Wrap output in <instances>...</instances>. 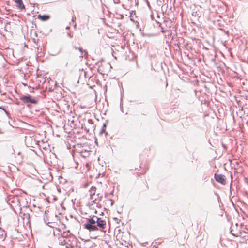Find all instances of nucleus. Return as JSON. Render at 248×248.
Here are the masks:
<instances>
[{
	"label": "nucleus",
	"mask_w": 248,
	"mask_h": 248,
	"mask_svg": "<svg viewBox=\"0 0 248 248\" xmlns=\"http://www.w3.org/2000/svg\"><path fill=\"white\" fill-rule=\"evenodd\" d=\"M107 122H105V123L103 124V126L101 128V129L100 131V133L101 134L105 133L106 132V127H107Z\"/></svg>",
	"instance_id": "1a4fd4ad"
},
{
	"label": "nucleus",
	"mask_w": 248,
	"mask_h": 248,
	"mask_svg": "<svg viewBox=\"0 0 248 248\" xmlns=\"http://www.w3.org/2000/svg\"><path fill=\"white\" fill-rule=\"evenodd\" d=\"M67 65H68V62H67V63H66V66H67Z\"/></svg>",
	"instance_id": "a878e982"
},
{
	"label": "nucleus",
	"mask_w": 248,
	"mask_h": 248,
	"mask_svg": "<svg viewBox=\"0 0 248 248\" xmlns=\"http://www.w3.org/2000/svg\"><path fill=\"white\" fill-rule=\"evenodd\" d=\"M50 16L48 15H39L38 18L43 21H46L49 19Z\"/></svg>",
	"instance_id": "39448f33"
},
{
	"label": "nucleus",
	"mask_w": 248,
	"mask_h": 248,
	"mask_svg": "<svg viewBox=\"0 0 248 248\" xmlns=\"http://www.w3.org/2000/svg\"><path fill=\"white\" fill-rule=\"evenodd\" d=\"M94 217L96 221L95 225L96 227H97V231H103L106 228V221L96 216H94Z\"/></svg>",
	"instance_id": "7ed1b4c3"
},
{
	"label": "nucleus",
	"mask_w": 248,
	"mask_h": 248,
	"mask_svg": "<svg viewBox=\"0 0 248 248\" xmlns=\"http://www.w3.org/2000/svg\"><path fill=\"white\" fill-rule=\"evenodd\" d=\"M150 16H151V18L152 20H154V19H155L154 17V14H152Z\"/></svg>",
	"instance_id": "a211bd4d"
},
{
	"label": "nucleus",
	"mask_w": 248,
	"mask_h": 248,
	"mask_svg": "<svg viewBox=\"0 0 248 248\" xmlns=\"http://www.w3.org/2000/svg\"><path fill=\"white\" fill-rule=\"evenodd\" d=\"M33 41L34 42V43H35L37 46V51L38 52H41L42 51V48H39V46L38 45V41H39V39H33Z\"/></svg>",
	"instance_id": "9b49d317"
},
{
	"label": "nucleus",
	"mask_w": 248,
	"mask_h": 248,
	"mask_svg": "<svg viewBox=\"0 0 248 248\" xmlns=\"http://www.w3.org/2000/svg\"><path fill=\"white\" fill-rule=\"evenodd\" d=\"M89 155V153L88 151L84 150L82 151L81 152V156L84 158H86V157L88 156Z\"/></svg>",
	"instance_id": "6e6552de"
},
{
	"label": "nucleus",
	"mask_w": 248,
	"mask_h": 248,
	"mask_svg": "<svg viewBox=\"0 0 248 248\" xmlns=\"http://www.w3.org/2000/svg\"><path fill=\"white\" fill-rule=\"evenodd\" d=\"M0 108L3 110L7 115H8L9 114V113L6 110V109L3 106L0 107Z\"/></svg>",
	"instance_id": "2eb2a0df"
},
{
	"label": "nucleus",
	"mask_w": 248,
	"mask_h": 248,
	"mask_svg": "<svg viewBox=\"0 0 248 248\" xmlns=\"http://www.w3.org/2000/svg\"><path fill=\"white\" fill-rule=\"evenodd\" d=\"M117 212H118V213H119V214H121V213L122 212V211H118H118H117Z\"/></svg>",
	"instance_id": "412c9836"
},
{
	"label": "nucleus",
	"mask_w": 248,
	"mask_h": 248,
	"mask_svg": "<svg viewBox=\"0 0 248 248\" xmlns=\"http://www.w3.org/2000/svg\"><path fill=\"white\" fill-rule=\"evenodd\" d=\"M19 99L22 101L24 103L29 105L36 104L38 103L37 100L33 98L30 94H26L20 96Z\"/></svg>",
	"instance_id": "f03ea898"
},
{
	"label": "nucleus",
	"mask_w": 248,
	"mask_h": 248,
	"mask_svg": "<svg viewBox=\"0 0 248 248\" xmlns=\"http://www.w3.org/2000/svg\"><path fill=\"white\" fill-rule=\"evenodd\" d=\"M114 219H115V220L117 219V218H114Z\"/></svg>",
	"instance_id": "cd10ccee"
},
{
	"label": "nucleus",
	"mask_w": 248,
	"mask_h": 248,
	"mask_svg": "<svg viewBox=\"0 0 248 248\" xmlns=\"http://www.w3.org/2000/svg\"><path fill=\"white\" fill-rule=\"evenodd\" d=\"M76 24H75V25H74V27L75 28L76 27Z\"/></svg>",
	"instance_id": "c85d7f7f"
},
{
	"label": "nucleus",
	"mask_w": 248,
	"mask_h": 248,
	"mask_svg": "<svg viewBox=\"0 0 248 248\" xmlns=\"http://www.w3.org/2000/svg\"><path fill=\"white\" fill-rule=\"evenodd\" d=\"M8 123L9 124H10V125H11V124H10V122H9V121L8 122Z\"/></svg>",
	"instance_id": "bb28decb"
},
{
	"label": "nucleus",
	"mask_w": 248,
	"mask_h": 248,
	"mask_svg": "<svg viewBox=\"0 0 248 248\" xmlns=\"http://www.w3.org/2000/svg\"><path fill=\"white\" fill-rule=\"evenodd\" d=\"M88 122L89 124H93V120L92 119H90L88 120Z\"/></svg>",
	"instance_id": "dca6fc26"
},
{
	"label": "nucleus",
	"mask_w": 248,
	"mask_h": 248,
	"mask_svg": "<svg viewBox=\"0 0 248 248\" xmlns=\"http://www.w3.org/2000/svg\"><path fill=\"white\" fill-rule=\"evenodd\" d=\"M70 28V27L69 26H67L66 27V29L68 30Z\"/></svg>",
	"instance_id": "b1692460"
},
{
	"label": "nucleus",
	"mask_w": 248,
	"mask_h": 248,
	"mask_svg": "<svg viewBox=\"0 0 248 248\" xmlns=\"http://www.w3.org/2000/svg\"><path fill=\"white\" fill-rule=\"evenodd\" d=\"M75 18H76V17H73L72 19V21L73 22H74V19H75Z\"/></svg>",
	"instance_id": "4be33fe9"
},
{
	"label": "nucleus",
	"mask_w": 248,
	"mask_h": 248,
	"mask_svg": "<svg viewBox=\"0 0 248 248\" xmlns=\"http://www.w3.org/2000/svg\"><path fill=\"white\" fill-rule=\"evenodd\" d=\"M221 237H220V238H219L220 242H221Z\"/></svg>",
	"instance_id": "393cba45"
},
{
	"label": "nucleus",
	"mask_w": 248,
	"mask_h": 248,
	"mask_svg": "<svg viewBox=\"0 0 248 248\" xmlns=\"http://www.w3.org/2000/svg\"><path fill=\"white\" fill-rule=\"evenodd\" d=\"M67 35H68V36L69 37H70V38H71V37H72V36H71V35L70 33H68Z\"/></svg>",
	"instance_id": "aec40b11"
},
{
	"label": "nucleus",
	"mask_w": 248,
	"mask_h": 248,
	"mask_svg": "<svg viewBox=\"0 0 248 248\" xmlns=\"http://www.w3.org/2000/svg\"><path fill=\"white\" fill-rule=\"evenodd\" d=\"M78 49L80 51V52L81 53V55L80 56V57H82L83 56L82 55L84 54V56H87L88 55V53L87 52V51L85 50H84L82 47H79L78 48Z\"/></svg>",
	"instance_id": "0eeeda50"
},
{
	"label": "nucleus",
	"mask_w": 248,
	"mask_h": 248,
	"mask_svg": "<svg viewBox=\"0 0 248 248\" xmlns=\"http://www.w3.org/2000/svg\"><path fill=\"white\" fill-rule=\"evenodd\" d=\"M61 243V245H66V248H68L69 246L70 245V244L65 240H63L62 241H61L60 242Z\"/></svg>",
	"instance_id": "f8f14e48"
},
{
	"label": "nucleus",
	"mask_w": 248,
	"mask_h": 248,
	"mask_svg": "<svg viewBox=\"0 0 248 248\" xmlns=\"http://www.w3.org/2000/svg\"><path fill=\"white\" fill-rule=\"evenodd\" d=\"M192 124V120L189 118H186V121L185 122V123L183 124V125H186V126H189V125H190L191 124Z\"/></svg>",
	"instance_id": "9d476101"
},
{
	"label": "nucleus",
	"mask_w": 248,
	"mask_h": 248,
	"mask_svg": "<svg viewBox=\"0 0 248 248\" xmlns=\"http://www.w3.org/2000/svg\"><path fill=\"white\" fill-rule=\"evenodd\" d=\"M160 28L161 32L163 33H166L167 31V30H165L164 28V27L162 26V24L161 25V27H159Z\"/></svg>",
	"instance_id": "4468645a"
},
{
	"label": "nucleus",
	"mask_w": 248,
	"mask_h": 248,
	"mask_svg": "<svg viewBox=\"0 0 248 248\" xmlns=\"http://www.w3.org/2000/svg\"><path fill=\"white\" fill-rule=\"evenodd\" d=\"M15 2L17 4V6L20 9H24L25 8V5L23 3L22 0H15Z\"/></svg>",
	"instance_id": "423d86ee"
},
{
	"label": "nucleus",
	"mask_w": 248,
	"mask_h": 248,
	"mask_svg": "<svg viewBox=\"0 0 248 248\" xmlns=\"http://www.w3.org/2000/svg\"><path fill=\"white\" fill-rule=\"evenodd\" d=\"M214 178L215 180L218 183H219L222 185H225L226 184V178L225 176L223 174L215 173Z\"/></svg>",
	"instance_id": "20e7f679"
},
{
	"label": "nucleus",
	"mask_w": 248,
	"mask_h": 248,
	"mask_svg": "<svg viewBox=\"0 0 248 248\" xmlns=\"http://www.w3.org/2000/svg\"><path fill=\"white\" fill-rule=\"evenodd\" d=\"M3 132L0 129V134H3Z\"/></svg>",
	"instance_id": "5701e85b"
},
{
	"label": "nucleus",
	"mask_w": 248,
	"mask_h": 248,
	"mask_svg": "<svg viewBox=\"0 0 248 248\" xmlns=\"http://www.w3.org/2000/svg\"><path fill=\"white\" fill-rule=\"evenodd\" d=\"M94 216L92 217H90L89 218H86V222L83 225L84 229H86L90 232H94L97 231V227H96V221Z\"/></svg>",
	"instance_id": "f257e3e1"
},
{
	"label": "nucleus",
	"mask_w": 248,
	"mask_h": 248,
	"mask_svg": "<svg viewBox=\"0 0 248 248\" xmlns=\"http://www.w3.org/2000/svg\"><path fill=\"white\" fill-rule=\"evenodd\" d=\"M156 17H157V18H160V15L158 14H157Z\"/></svg>",
	"instance_id": "6ab92c4d"
},
{
	"label": "nucleus",
	"mask_w": 248,
	"mask_h": 248,
	"mask_svg": "<svg viewBox=\"0 0 248 248\" xmlns=\"http://www.w3.org/2000/svg\"><path fill=\"white\" fill-rule=\"evenodd\" d=\"M155 24H154L155 26L161 27V23L160 22L157 21V20H155Z\"/></svg>",
	"instance_id": "ddd939ff"
},
{
	"label": "nucleus",
	"mask_w": 248,
	"mask_h": 248,
	"mask_svg": "<svg viewBox=\"0 0 248 248\" xmlns=\"http://www.w3.org/2000/svg\"><path fill=\"white\" fill-rule=\"evenodd\" d=\"M110 201H111V205L112 206L114 203V201L113 199H110Z\"/></svg>",
	"instance_id": "f3484780"
}]
</instances>
